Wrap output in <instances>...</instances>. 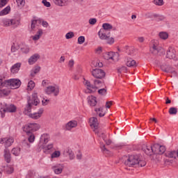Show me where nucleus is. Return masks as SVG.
Here are the masks:
<instances>
[{"label": "nucleus", "mask_w": 178, "mask_h": 178, "mask_svg": "<svg viewBox=\"0 0 178 178\" xmlns=\"http://www.w3.org/2000/svg\"><path fill=\"white\" fill-rule=\"evenodd\" d=\"M83 84L86 87V89L84 90V92L86 94H91V92H95L98 88L101 86V84H102V81L96 79L94 81V85L91 84L90 81H87L86 79H83Z\"/></svg>", "instance_id": "nucleus-1"}, {"label": "nucleus", "mask_w": 178, "mask_h": 178, "mask_svg": "<svg viewBox=\"0 0 178 178\" xmlns=\"http://www.w3.org/2000/svg\"><path fill=\"white\" fill-rule=\"evenodd\" d=\"M22 86V81L17 79H11L8 80L3 81V83L0 82V89L3 88V87H9L13 90H16V88H19Z\"/></svg>", "instance_id": "nucleus-2"}, {"label": "nucleus", "mask_w": 178, "mask_h": 178, "mask_svg": "<svg viewBox=\"0 0 178 178\" xmlns=\"http://www.w3.org/2000/svg\"><path fill=\"white\" fill-rule=\"evenodd\" d=\"M139 156L138 155H131L126 157L127 159L124 161V165L129 167L137 166L138 165Z\"/></svg>", "instance_id": "nucleus-3"}, {"label": "nucleus", "mask_w": 178, "mask_h": 178, "mask_svg": "<svg viewBox=\"0 0 178 178\" xmlns=\"http://www.w3.org/2000/svg\"><path fill=\"white\" fill-rule=\"evenodd\" d=\"M150 51L154 55H158V54H159L160 55H165V49H163L161 44H159L158 40H154L153 42V46L151 48Z\"/></svg>", "instance_id": "nucleus-4"}, {"label": "nucleus", "mask_w": 178, "mask_h": 178, "mask_svg": "<svg viewBox=\"0 0 178 178\" xmlns=\"http://www.w3.org/2000/svg\"><path fill=\"white\" fill-rule=\"evenodd\" d=\"M23 131L25 133H33L34 131H38L41 129V125L37 123H29L22 127Z\"/></svg>", "instance_id": "nucleus-5"}, {"label": "nucleus", "mask_w": 178, "mask_h": 178, "mask_svg": "<svg viewBox=\"0 0 178 178\" xmlns=\"http://www.w3.org/2000/svg\"><path fill=\"white\" fill-rule=\"evenodd\" d=\"M103 57L106 60H113V62H118L119 60V53L118 52H106L104 54Z\"/></svg>", "instance_id": "nucleus-6"}, {"label": "nucleus", "mask_w": 178, "mask_h": 178, "mask_svg": "<svg viewBox=\"0 0 178 178\" xmlns=\"http://www.w3.org/2000/svg\"><path fill=\"white\" fill-rule=\"evenodd\" d=\"M1 118H5V112L13 113L16 112V106L13 104H5L4 107H1L0 109Z\"/></svg>", "instance_id": "nucleus-7"}, {"label": "nucleus", "mask_w": 178, "mask_h": 178, "mask_svg": "<svg viewBox=\"0 0 178 178\" xmlns=\"http://www.w3.org/2000/svg\"><path fill=\"white\" fill-rule=\"evenodd\" d=\"M41 149H43L44 154H51V152L54 151V144L50 143L46 146L45 145H38V147L37 149L38 152H41Z\"/></svg>", "instance_id": "nucleus-8"}, {"label": "nucleus", "mask_w": 178, "mask_h": 178, "mask_svg": "<svg viewBox=\"0 0 178 178\" xmlns=\"http://www.w3.org/2000/svg\"><path fill=\"white\" fill-rule=\"evenodd\" d=\"M45 92L47 94V95H51V94H53L55 97H57V95H59V86L56 85L49 86L45 90Z\"/></svg>", "instance_id": "nucleus-9"}, {"label": "nucleus", "mask_w": 178, "mask_h": 178, "mask_svg": "<svg viewBox=\"0 0 178 178\" xmlns=\"http://www.w3.org/2000/svg\"><path fill=\"white\" fill-rule=\"evenodd\" d=\"M166 151V147L163 145H161L158 143L153 145V152L154 154H157L159 155H162Z\"/></svg>", "instance_id": "nucleus-10"}, {"label": "nucleus", "mask_w": 178, "mask_h": 178, "mask_svg": "<svg viewBox=\"0 0 178 178\" xmlns=\"http://www.w3.org/2000/svg\"><path fill=\"white\" fill-rule=\"evenodd\" d=\"M92 76L95 79H104L105 77V72L102 69H94L91 72Z\"/></svg>", "instance_id": "nucleus-11"}, {"label": "nucleus", "mask_w": 178, "mask_h": 178, "mask_svg": "<svg viewBox=\"0 0 178 178\" xmlns=\"http://www.w3.org/2000/svg\"><path fill=\"white\" fill-rule=\"evenodd\" d=\"M90 127H92V129H94V131L95 133V134H99V131H98V119H97V118L95 117H92L90 119Z\"/></svg>", "instance_id": "nucleus-12"}, {"label": "nucleus", "mask_w": 178, "mask_h": 178, "mask_svg": "<svg viewBox=\"0 0 178 178\" xmlns=\"http://www.w3.org/2000/svg\"><path fill=\"white\" fill-rule=\"evenodd\" d=\"M52 170L55 175H60L63 172V164L56 163L51 166Z\"/></svg>", "instance_id": "nucleus-13"}, {"label": "nucleus", "mask_w": 178, "mask_h": 178, "mask_svg": "<svg viewBox=\"0 0 178 178\" xmlns=\"http://www.w3.org/2000/svg\"><path fill=\"white\" fill-rule=\"evenodd\" d=\"M13 143H15L13 137L3 138L0 140V144L4 143L5 147H10Z\"/></svg>", "instance_id": "nucleus-14"}, {"label": "nucleus", "mask_w": 178, "mask_h": 178, "mask_svg": "<svg viewBox=\"0 0 178 178\" xmlns=\"http://www.w3.org/2000/svg\"><path fill=\"white\" fill-rule=\"evenodd\" d=\"M49 134H43L41 135L40 138V143L38 144V145H45V144H48V143L49 142Z\"/></svg>", "instance_id": "nucleus-15"}, {"label": "nucleus", "mask_w": 178, "mask_h": 178, "mask_svg": "<svg viewBox=\"0 0 178 178\" xmlns=\"http://www.w3.org/2000/svg\"><path fill=\"white\" fill-rule=\"evenodd\" d=\"M142 151H143V152H145V154H146V155H153L154 154V145L152 146H148L147 145H143L142 146Z\"/></svg>", "instance_id": "nucleus-16"}, {"label": "nucleus", "mask_w": 178, "mask_h": 178, "mask_svg": "<svg viewBox=\"0 0 178 178\" xmlns=\"http://www.w3.org/2000/svg\"><path fill=\"white\" fill-rule=\"evenodd\" d=\"M42 113H44V108H40L36 113H29V118H31V119H34V120H37L38 119H40L41 116H42Z\"/></svg>", "instance_id": "nucleus-17"}, {"label": "nucleus", "mask_w": 178, "mask_h": 178, "mask_svg": "<svg viewBox=\"0 0 178 178\" xmlns=\"http://www.w3.org/2000/svg\"><path fill=\"white\" fill-rule=\"evenodd\" d=\"M40 58H41V56H40L38 54H34L33 55L31 56L28 59L29 65H34L38 61Z\"/></svg>", "instance_id": "nucleus-18"}, {"label": "nucleus", "mask_w": 178, "mask_h": 178, "mask_svg": "<svg viewBox=\"0 0 178 178\" xmlns=\"http://www.w3.org/2000/svg\"><path fill=\"white\" fill-rule=\"evenodd\" d=\"M166 58L168 59H176V50L172 47H169L167 51Z\"/></svg>", "instance_id": "nucleus-19"}, {"label": "nucleus", "mask_w": 178, "mask_h": 178, "mask_svg": "<svg viewBox=\"0 0 178 178\" xmlns=\"http://www.w3.org/2000/svg\"><path fill=\"white\" fill-rule=\"evenodd\" d=\"M42 34H44V31L41 29H38L36 33L31 36L33 41H38V40L42 37Z\"/></svg>", "instance_id": "nucleus-20"}, {"label": "nucleus", "mask_w": 178, "mask_h": 178, "mask_svg": "<svg viewBox=\"0 0 178 178\" xmlns=\"http://www.w3.org/2000/svg\"><path fill=\"white\" fill-rule=\"evenodd\" d=\"M111 35V32H106L104 31V29H100L98 32V35L100 40H106L108 39V36Z\"/></svg>", "instance_id": "nucleus-21"}, {"label": "nucleus", "mask_w": 178, "mask_h": 178, "mask_svg": "<svg viewBox=\"0 0 178 178\" xmlns=\"http://www.w3.org/2000/svg\"><path fill=\"white\" fill-rule=\"evenodd\" d=\"M20 67H22V63H17L14 64L11 68L10 72L13 74H16V73H19V70H20Z\"/></svg>", "instance_id": "nucleus-22"}, {"label": "nucleus", "mask_w": 178, "mask_h": 178, "mask_svg": "<svg viewBox=\"0 0 178 178\" xmlns=\"http://www.w3.org/2000/svg\"><path fill=\"white\" fill-rule=\"evenodd\" d=\"M87 101L90 106H95V105H97V97L95 96H88L87 97Z\"/></svg>", "instance_id": "nucleus-23"}, {"label": "nucleus", "mask_w": 178, "mask_h": 178, "mask_svg": "<svg viewBox=\"0 0 178 178\" xmlns=\"http://www.w3.org/2000/svg\"><path fill=\"white\" fill-rule=\"evenodd\" d=\"M76 127H77V121L76 120H71L65 125L66 130H72V129H74Z\"/></svg>", "instance_id": "nucleus-24"}, {"label": "nucleus", "mask_w": 178, "mask_h": 178, "mask_svg": "<svg viewBox=\"0 0 178 178\" xmlns=\"http://www.w3.org/2000/svg\"><path fill=\"white\" fill-rule=\"evenodd\" d=\"M57 6H66L70 2V0H52Z\"/></svg>", "instance_id": "nucleus-25"}, {"label": "nucleus", "mask_w": 178, "mask_h": 178, "mask_svg": "<svg viewBox=\"0 0 178 178\" xmlns=\"http://www.w3.org/2000/svg\"><path fill=\"white\" fill-rule=\"evenodd\" d=\"M32 99L31 103L33 105H35V106H37L38 104H40V99H38V93L37 92L34 91L32 94Z\"/></svg>", "instance_id": "nucleus-26"}, {"label": "nucleus", "mask_w": 178, "mask_h": 178, "mask_svg": "<svg viewBox=\"0 0 178 178\" xmlns=\"http://www.w3.org/2000/svg\"><path fill=\"white\" fill-rule=\"evenodd\" d=\"M4 159L7 162V163H10L11 156H10V151L8 150V148L4 149Z\"/></svg>", "instance_id": "nucleus-27"}, {"label": "nucleus", "mask_w": 178, "mask_h": 178, "mask_svg": "<svg viewBox=\"0 0 178 178\" xmlns=\"http://www.w3.org/2000/svg\"><path fill=\"white\" fill-rule=\"evenodd\" d=\"M11 26L15 28L20 26V18L19 17H15L11 19Z\"/></svg>", "instance_id": "nucleus-28"}, {"label": "nucleus", "mask_w": 178, "mask_h": 178, "mask_svg": "<svg viewBox=\"0 0 178 178\" xmlns=\"http://www.w3.org/2000/svg\"><path fill=\"white\" fill-rule=\"evenodd\" d=\"M127 66L128 67H136L137 66V63L133 58H127L126 62Z\"/></svg>", "instance_id": "nucleus-29"}, {"label": "nucleus", "mask_w": 178, "mask_h": 178, "mask_svg": "<svg viewBox=\"0 0 178 178\" xmlns=\"http://www.w3.org/2000/svg\"><path fill=\"white\" fill-rule=\"evenodd\" d=\"M4 172L6 173V175H12V173H13V172H15V169L13 168V167L12 165H5L4 167Z\"/></svg>", "instance_id": "nucleus-30"}, {"label": "nucleus", "mask_w": 178, "mask_h": 178, "mask_svg": "<svg viewBox=\"0 0 178 178\" xmlns=\"http://www.w3.org/2000/svg\"><path fill=\"white\" fill-rule=\"evenodd\" d=\"M103 29H101V30H104V31H106L107 33H109L112 29H113V26L108 23H104L102 24Z\"/></svg>", "instance_id": "nucleus-31"}, {"label": "nucleus", "mask_w": 178, "mask_h": 178, "mask_svg": "<svg viewBox=\"0 0 178 178\" xmlns=\"http://www.w3.org/2000/svg\"><path fill=\"white\" fill-rule=\"evenodd\" d=\"M28 136V141L33 144L35 141V136L32 132H26Z\"/></svg>", "instance_id": "nucleus-32"}, {"label": "nucleus", "mask_w": 178, "mask_h": 178, "mask_svg": "<svg viewBox=\"0 0 178 178\" xmlns=\"http://www.w3.org/2000/svg\"><path fill=\"white\" fill-rule=\"evenodd\" d=\"M10 94V89L4 88L0 89V97H6Z\"/></svg>", "instance_id": "nucleus-33"}, {"label": "nucleus", "mask_w": 178, "mask_h": 178, "mask_svg": "<svg viewBox=\"0 0 178 178\" xmlns=\"http://www.w3.org/2000/svg\"><path fill=\"white\" fill-rule=\"evenodd\" d=\"M40 70H41V67L38 65L35 66L31 70V76H32V77H34L37 74V73L40 72Z\"/></svg>", "instance_id": "nucleus-34"}, {"label": "nucleus", "mask_w": 178, "mask_h": 178, "mask_svg": "<svg viewBox=\"0 0 178 178\" xmlns=\"http://www.w3.org/2000/svg\"><path fill=\"white\" fill-rule=\"evenodd\" d=\"M97 136H98V137H100V138H103V140H104V141H105L106 145H111V144L112 143V140H105L106 136H105V134H104L103 132H99Z\"/></svg>", "instance_id": "nucleus-35"}, {"label": "nucleus", "mask_w": 178, "mask_h": 178, "mask_svg": "<svg viewBox=\"0 0 178 178\" xmlns=\"http://www.w3.org/2000/svg\"><path fill=\"white\" fill-rule=\"evenodd\" d=\"M10 13V6H8L0 12V16H5L6 15H9Z\"/></svg>", "instance_id": "nucleus-36"}, {"label": "nucleus", "mask_w": 178, "mask_h": 178, "mask_svg": "<svg viewBox=\"0 0 178 178\" xmlns=\"http://www.w3.org/2000/svg\"><path fill=\"white\" fill-rule=\"evenodd\" d=\"M33 105V103L30 99L28 100V105L25 108L24 113L27 115V113H30L31 112V106Z\"/></svg>", "instance_id": "nucleus-37"}, {"label": "nucleus", "mask_w": 178, "mask_h": 178, "mask_svg": "<svg viewBox=\"0 0 178 178\" xmlns=\"http://www.w3.org/2000/svg\"><path fill=\"white\" fill-rule=\"evenodd\" d=\"M161 70H163V72H165V73H172L174 76H176V71L171 70L170 67L165 68V67L161 66Z\"/></svg>", "instance_id": "nucleus-38"}, {"label": "nucleus", "mask_w": 178, "mask_h": 178, "mask_svg": "<svg viewBox=\"0 0 178 178\" xmlns=\"http://www.w3.org/2000/svg\"><path fill=\"white\" fill-rule=\"evenodd\" d=\"M95 112L99 115L100 118H102L105 116V113H104V108L100 107V108H96L95 109Z\"/></svg>", "instance_id": "nucleus-39"}, {"label": "nucleus", "mask_w": 178, "mask_h": 178, "mask_svg": "<svg viewBox=\"0 0 178 178\" xmlns=\"http://www.w3.org/2000/svg\"><path fill=\"white\" fill-rule=\"evenodd\" d=\"M38 24H40V20L33 19L31 22V29H38Z\"/></svg>", "instance_id": "nucleus-40"}, {"label": "nucleus", "mask_w": 178, "mask_h": 178, "mask_svg": "<svg viewBox=\"0 0 178 178\" xmlns=\"http://www.w3.org/2000/svg\"><path fill=\"white\" fill-rule=\"evenodd\" d=\"M20 152L21 149L19 147H14L11 150V153L13 154V155H15V156H19V155H20Z\"/></svg>", "instance_id": "nucleus-41"}, {"label": "nucleus", "mask_w": 178, "mask_h": 178, "mask_svg": "<svg viewBox=\"0 0 178 178\" xmlns=\"http://www.w3.org/2000/svg\"><path fill=\"white\" fill-rule=\"evenodd\" d=\"M21 51L23 54H29V52H30V47L27 44H24L22 47H21Z\"/></svg>", "instance_id": "nucleus-42"}, {"label": "nucleus", "mask_w": 178, "mask_h": 178, "mask_svg": "<svg viewBox=\"0 0 178 178\" xmlns=\"http://www.w3.org/2000/svg\"><path fill=\"white\" fill-rule=\"evenodd\" d=\"M59 156H60V151H59V150H55L51 154V159H55L56 158H59Z\"/></svg>", "instance_id": "nucleus-43"}, {"label": "nucleus", "mask_w": 178, "mask_h": 178, "mask_svg": "<svg viewBox=\"0 0 178 178\" xmlns=\"http://www.w3.org/2000/svg\"><path fill=\"white\" fill-rule=\"evenodd\" d=\"M34 87H35V83L33 81H29L27 86L28 91H31V90L34 89Z\"/></svg>", "instance_id": "nucleus-44"}, {"label": "nucleus", "mask_w": 178, "mask_h": 178, "mask_svg": "<svg viewBox=\"0 0 178 178\" xmlns=\"http://www.w3.org/2000/svg\"><path fill=\"white\" fill-rule=\"evenodd\" d=\"M2 23L6 27H9L11 26V19L5 18L2 20Z\"/></svg>", "instance_id": "nucleus-45"}, {"label": "nucleus", "mask_w": 178, "mask_h": 178, "mask_svg": "<svg viewBox=\"0 0 178 178\" xmlns=\"http://www.w3.org/2000/svg\"><path fill=\"white\" fill-rule=\"evenodd\" d=\"M159 37L161 40H168V38H169V34L166 32H160Z\"/></svg>", "instance_id": "nucleus-46"}, {"label": "nucleus", "mask_w": 178, "mask_h": 178, "mask_svg": "<svg viewBox=\"0 0 178 178\" xmlns=\"http://www.w3.org/2000/svg\"><path fill=\"white\" fill-rule=\"evenodd\" d=\"M18 8H23L26 5V0H16Z\"/></svg>", "instance_id": "nucleus-47"}, {"label": "nucleus", "mask_w": 178, "mask_h": 178, "mask_svg": "<svg viewBox=\"0 0 178 178\" xmlns=\"http://www.w3.org/2000/svg\"><path fill=\"white\" fill-rule=\"evenodd\" d=\"M74 37V33L73 32H68L65 34L66 40H70V38H73Z\"/></svg>", "instance_id": "nucleus-48"}, {"label": "nucleus", "mask_w": 178, "mask_h": 178, "mask_svg": "<svg viewBox=\"0 0 178 178\" xmlns=\"http://www.w3.org/2000/svg\"><path fill=\"white\" fill-rule=\"evenodd\" d=\"M85 41H86V37H84V36H79L78 38V44H79V45H81L82 44H84Z\"/></svg>", "instance_id": "nucleus-49"}, {"label": "nucleus", "mask_w": 178, "mask_h": 178, "mask_svg": "<svg viewBox=\"0 0 178 178\" xmlns=\"http://www.w3.org/2000/svg\"><path fill=\"white\" fill-rule=\"evenodd\" d=\"M170 115H176L177 113V108L175 107H171L169 110Z\"/></svg>", "instance_id": "nucleus-50"}, {"label": "nucleus", "mask_w": 178, "mask_h": 178, "mask_svg": "<svg viewBox=\"0 0 178 178\" xmlns=\"http://www.w3.org/2000/svg\"><path fill=\"white\" fill-rule=\"evenodd\" d=\"M67 152L68 153L70 159L72 160L74 159V153L71 149H67Z\"/></svg>", "instance_id": "nucleus-51"}, {"label": "nucleus", "mask_w": 178, "mask_h": 178, "mask_svg": "<svg viewBox=\"0 0 178 178\" xmlns=\"http://www.w3.org/2000/svg\"><path fill=\"white\" fill-rule=\"evenodd\" d=\"M111 35L107 36V39H106L107 44H113L115 42V39L113 38H110Z\"/></svg>", "instance_id": "nucleus-52"}, {"label": "nucleus", "mask_w": 178, "mask_h": 178, "mask_svg": "<svg viewBox=\"0 0 178 178\" xmlns=\"http://www.w3.org/2000/svg\"><path fill=\"white\" fill-rule=\"evenodd\" d=\"M154 3L157 6H162L163 5V0H154Z\"/></svg>", "instance_id": "nucleus-53"}, {"label": "nucleus", "mask_w": 178, "mask_h": 178, "mask_svg": "<svg viewBox=\"0 0 178 178\" xmlns=\"http://www.w3.org/2000/svg\"><path fill=\"white\" fill-rule=\"evenodd\" d=\"M146 164H147V163H145V161L140 160V159H138V163L136 166H140V168H143Z\"/></svg>", "instance_id": "nucleus-54"}, {"label": "nucleus", "mask_w": 178, "mask_h": 178, "mask_svg": "<svg viewBox=\"0 0 178 178\" xmlns=\"http://www.w3.org/2000/svg\"><path fill=\"white\" fill-rule=\"evenodd\" d=\"M42 3H43L44 6L46 8H51V3L47 0H42Z\"/></svg>", "instance_id": "nucleus-55"}, {"label": "nucleus", "mask_w": 178, "mask_h": 178, "mask_svg": "<svg viewBox=\"0 0 178 178\" xmlns=\"http://www.w3.org/2000/svg\"><path fill=\"white\" fill-rule=\"evenodd\" d=\"M97 23V19L96 18H90L89 19V24L91 26H94Z\"/></svg>", "instance_id": "nucleus-56"}, {"label": "nucleus", "mask_w": 178, "mask_h": 178, "mask_svg": "<svg viewBox=\"0 0 178 178\" xmlns=\"http://www.w3.org/2000/svg\"><path fill=\"white\" fill-rule=\"evenodd\" d=\"M118 72L119 73H125V72H127V68H126V67L123 66V67H121L120 68H118Z\"/></svg>", "instance_id": "nucleus-57"}, {"label": "nucleus", "mask_w": 178, "mask_h": 178, "mask_svg": "<svg viewBox=\"0 0 178 178\" xmlns=\"http://www.w3.org/2000/svg\"><path fill=\"white\" fill-rule=\"evenodd\" d=\"M99 94H100V95H105V94H106V89L105 88H102L99 89L98 90Z\"/></svg>", "instance_id": "nucleus-58"}, {"label": "nucleus", "mask_w": 178, "mask_h": 178, "mask_svg": "<svg viewBox=\"0 0 178 178\" xmlns=\"http://www.w3.org/2000/svg\"><path fill=\"white\" fill-rule=\"evenodd\" d=\"M48 104H49V99H43L42 100V104L44 106H46V105H48Z\"/></svg>", "instance_id": "nucleus-59"}, {"label": "nucleus", "mask_w": 178, "mask_h": 178, "mask_svg": "<svg viewBox=\"0 0 178 178\" xmlns=\"http://www.w3.org/2000/svg\"><path fill=\"white\" fill-rule=\"evenodd\" d=\"M8 3V0H0V8L5 6Z\"/></svg>", "instance_id": "nucleus-60"}, {"label": "nucleus", "mask_w": 178, "mask_h": 178, "mask_svg": "<svg viewBox=\"0 0 178 178\" xmlns=\"http://www.w3.org/2000/svg\"><path fill=\"white\" fill-rule=\"evenodd\" d=\"M102 53V47H99L95 49V54H97V55H99V54Z\"/></svg>", "instance_id": "nucleus-61"}, {"label": "nucleus", "mask_w": 178, "mask_h": 178, "mask_svg": "<svg viewBox=\"0 0 178 178\" xmlns=\"http://www.w3.org/2000/svg\"><path fill=\"white\" fill-rule=\"evenodd\" d=\"M69 67H73L74 66V60H70L68 63Z\"/></svg>", "instance_id": "nucleus-62"}, {"label": "nucleus", "mask_w": 178, "mask_h": 178, "mask_svg": "<svg viewBox=\"0 0 178 178\" xmlns=\"http://www.w3.org/2000/svg\"><path fill=\"white\" fill-rule=\"evenodd\" d=\"M81 158H83V154L80 151H79L78 154H76V159L80 160Z\"/></svg>", "instance_id": "nucleus-63"}, {"label": "nucleus", "mask_w": 178, "mask_h": 178, "mask_svg": "<svg viewBox=\"0 0 178 178\" xmlns=\"http://www.w3.org/2000/svg\"><path fill=\"white\" fill-rule=\"evenodd\" d=\"M42 25L43 26V27H44L45 29H47V27H48V26H49V24L46 22V21H43L42 22Z\"/></svg>", "instance_id": "nucleus-64"}]
</instances>
